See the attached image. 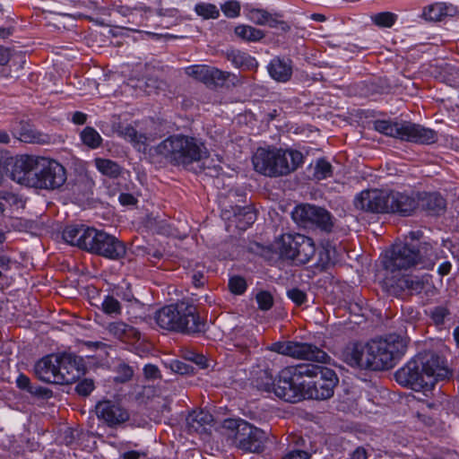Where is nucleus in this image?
I'll list each match as a JSON object with an SVG mask.
<instances>
[{"mask_svg": "<svg viewBox=\"0 0 459 459\" xmlns=\"http://www.w3.org/2000/svg\"><path fill=\"white\" fill-rule=\"evenodd\" d=\"M421 236H422V233L420 230L410 231L408 236L405 237L404 242H409V240H411V242L414 240H419L421 238Z\"/></svg>", "mask_w": 459, "mask_h": 459, "instance_id": "obj_58", "label": "nucleus"}, {"mask_svg": "<svg viewBox=\"0 0 459 459\" xmlns=\"http://www.w3.org/2000/svg\"><path fill=\"white\" fill-rule=\"evenodd\" d=\"M134 374L131 367L126 364H122L118 367V376L116 377V380L119 382H126L129 380Z\"/></svg>", "mask_w": 459, "mask_h": 459, "instance_id": "obj_47", "label": "nucleus"}, {"mask_svg": "<svg viewBox=\"0 0 459 459\" xmlns=\"http://www.w3.org/2000/svg\"><path fill=\"white\" fill-rule=\"evenodd\" d=\"M9 142V134L5 131L0 130V143H8Z\"/></svg>", "mask_w": 459, "mask_h": 459, "instance_id": "obj_61", "label": "nucleus"}, {"mask_svg": "<svg viewBox=\"0 0 459 459\" xmlns=\"http://www.w3.org/2000/svg\"><path fill=\"white\" fill-rule=\"evenodd\" d=\"M313 176L317 180L325 179L332 176V165L325 159L316 160Z\"/></svg>", "mask_w": 459, "mask_h": 459, "instance_id": "obj_37", "label": "nucleus"}, {"mask_svg": "<svg viewBox=\"0 0 459 459\" xmlns=\"http://www.w3.org/2000/svg\"><path fill=\"white\" fill-rule=\"evenodd\" d=\"M101 309L107 315L117 316L121 314V305L119 301L110 295L105 296L101 303Z\"/></svg>", "mask_w": 459, "mask_h": 459, "instance_id": "obj_39", "label": "nucleus"}, {"mask_svg": "<svg viewBox=\"0 0 459 459\" xmlns=\"http://www.w3.org/2000/svg\"><path fill=\"white\" fill-rule=\"evenodd\" d=\"M350 459H368V455L363 447H357L351 455Z\"/></svg>", "mask_w": 459, "mask_h": 459, "instance_id": "obj_53", "label": "nucleus"}, {"mask_svg": "<svg viewBox=\"0 0 459 459\" xmlns=\"http://www.w3.org/2000/svg\"><path fill=\"white\" fill-rule=\"evenodd\" d=\"M108 331L115 338L124 340L133 334L134 329L127 324L118 321L110 323L108 326Z\"/></svg>", "mask_w": 459, "mask_h": 459, "instance_id": "obj_32", "label": "nucleus"}, {"mask_svg": "<svg viewBox=\"0 0 459 459\" xmlns=\"http://www.w3.org/2000/svg\"><path fill=\"white\" fill-rule=\"evenodd\" d=\"M272 351L298 359L326 363L330 357L316 346L299 342H276L270 347Z\"/></svg>", "mask_w": 459, "mask_h": 459, "instance_id": "obj_13", "label": "nucleus"}, {"mask_svg": "<svg viewBox=\"0 0 459 459\" xmlns=\"http://www.w3.org/2000/svg\"><path fill=\"white\" fill-rule=\"evenodd\" d=\"M81 139L84 144L95 149L101 142V136L92 127H85L81 133Z\"/></svg>", "mask_w": 459, "mask_h": 459, "instance_id": "obj_35", "label": "nucleus"}, {"mask_svg": "<svg viewBox=\"0 0 459 459\" xmlns=\"http://www.w3.org/2000/svg\"><path fill=\"white\" fill-rule=\"evenodd\" d=\"M6 170H7V169H6V165H5L4 160V156L0 152V185L2 184V182L4 179V176L6 174Z\"/></svg>", "mask_w": 459, "mask_h": 459, "instance_id": "obj_57", "label": "nucleus"}, {"mask_svg": "<svg viewBox=\"0 0 459 459\" xmlns=\"http://www.w3.org/2000/svg\"><path fill=\"white\" fill-rule=\"evenodd\" d=\"M337 383L338 377L333 369L304 363L282 368L276 379L264 370L255 385L257 389L273 393L281 400L297 403L303 399H328L333 395Z\"/></svg>", "mask_w": 459, "mask_h": 459, "instance_id": "obj_1", "label": "nucleus"}, {"mask_svg": "<svg viewBox=\"0 0 459 459\" xmlns=\"http://www.w3.org/2000/svg\"><path fill=\"white\" fill-rule=\"evenodd\" d=\"M388 213L411 216L419 210V202L414 192L388 190Z\"/></svg>", "mask_w": 459, "mask_h": 459, "instance_id": "obj_17", "label": "nucleus"}, {"mask_svg": "<svg viewBox=\"0 0 459 459\" xmlns=\"http://www.w3.org/2000/svg\"><path fill=\"white\" fill-rule=\"evenodd\" d=\"M97 169L103 175L116 178L120 174V166L113 160L98 158L95 160Z\"/></svg>", "mask_w": 459, "mask_h": 459, "instance_id": "obj_31", "label": "nucleus"}, {"mask_svg": "<svg viewBox=\"0 0 459 459\" xmlns=\"http://www.w3.org/2000/svg\"><path fill=\"white\" fill-rule=\"evenodd\" d=\"M157 325L166 330L181 333L204 331V323L200 319L193 305L178 302L161 307L155 315Z\"/></svg>", "mask_w": 459, "mask_h": 459, "instance_id": "obj_7", "label": "nucleus"}, {"mask_svg": "<svg viewBox=\"0 0 459 459\" xmlns=\"http://www.w3.org/2000/svg\"><path fill=\"white\" fill-rule=\"evenodd\" d=\"M95 411L98 419L110 428H115L129 420L127 410L116 401H100L95 406Z\"/></svg>", "mask_w": 459, "mask_h": 459, "instance_id": "obj_18", "label": "nucleus"}, {"mask_svg": "<svg viewBox=\"0 0 459 459\" xmlns=\"http://www.w3.org/2000/svg\"><path fill=\"white\" fill-rule=\"evenodd\" d=\"M451 268H452L451 263L448 262V261H446V262H443L442 264H439V266L437 268V273L441 276H444V275H446V274H448L450 273Z\"/></svg>", "mask_w": 459, "mask_h": 459, "instance_id": "obj_55", "label": "nucleus"}, {"mask_svg": "<svg viewBox=\"0 0 459 459\" xmlns=\"http://www.w3.org/2000/svg\"><path fill=\"white\" fill-rule=\"evenodd\" d=\"M39 162V156L17 155L12 163L11 178L20 185L32 187L35 174L32 171L38 168Z\"/></svg>", "mask_w": 459, "mask_h": 459, "instance_id": "obj_16", "label": "nucleus"}, {"mask_svg": "<svg viewBox=\"0 0 459 459\" xmlns=\"http://www.w3.org/2000/svg\"><path fill=\"white\" fill-rule=\"evenodd\" d=\"M244 217L246 219V221L244 224H242L240 221L238 222L237 227L240 230H246L247 227L252 225L255 221V213L252 212L249 208H244Z\"/></svg>", "mask_w": 459, "mask_h": 459, "instance_id": "obj_48", "label": "nucleus"}, {"mask_svg": "<svg viewBox=\"0 0 459 459\" xmlns=\"http://www.w3.org/2000/svg\"><path fill=\"white\" fill-rule=\"evenodd\" d=\"M223 14L228 18H237L240 14L241 5L238 0H228L221 5Z\"/></svg>", "mask_w": 459, "mask_h": 459, "instance_id": "obj_40", "label": "nucleus"}, {"mask_svg": "<svg viewBox=\"0 0 459 459\" xmlns=\"http://www.w3.org/2000/svg\"><path fill=\"white\" fill-rule=\"evenodd\" d=\"M229 287L232 293L240 295L245 292L247 283L244 278L240 276H232L229 280Z\"/></svg>", "mask_w": 459, "mask_h": 459, "instance_id": "obj_41", "label": "nucleus"}, {"mask_svg": "<svg viewBox=\"0 0 459 459\" xmlns=\"http://www.w3.org/2000/svg\"><path fill=\"white\" fill-rule=\"evenodd\" d=\"M118 200L119 203L124 206L134 205L136 203L135 197L133 195L127 193L120 194Z\"/></svg>", "mask_w": 459, "mask_h": 459, "instance_id": "obj_52", "label": "nucleus"}, {"mask_svg": "<svg viewBox=\"0 0 459 459\" xmlns=\"http://www.w3.org/2000/svg\"><path fill=\"white\" fill-rule=\"evenodd\" d=\"M58 358L49 354L37 361L34 367L36 376L43 382L57 384Z\"/></svg>", "mask_w": 459, "mask_h": 459, "instance_id": "obj_21", "label": "nucleus"}, {"mask_svg": "<svg viewBox=\"0 0 459 459\" xmlns=\"http://www.w3.org/2000/svg\"><path fill=\"white\" fill-rule=\"evenodd\" d=\"M246 17L251 22L257 25H268L271 28H281L285 30L287 25L284 22L278 21L267 11L258 8H251L247 11Z\"/></svg>", "mask_w": 459, "mask_h": 459, "instance_id": "obj_23", "label": "nucleus"}, {"mask_svg": "<svg viewBox=\"0 0 459 459\" xmlns=\"http://www.w3.org/2000/svg\"><path fill=\"white\" fill-rule=\"evenodd\" d=\"M94 389V382L91 379L84 378L75 386V391L82 396L89 395Z\"/></svg>", "mask_w": 459, "mask_h": 459, "instance_id": "obj_43", "label": "nucleus"}, {"mask_svg": "<svg viewBox=\"0 0 459 459\" xmlns=\"http://www.w3.org/2000/svg\"><path fill=\"white\" fill-rule=\"evenodd\" d=\"M195 12L204 19H216L220 15L217 6L211 3H197L195 5Z\"/></svg>", "mask_w": 459, "mask_h": 459, "instance_id": "obj_33", "label": "nucleus"}, {"mask_svg": "<svg viewBox=\"0 0 459 459\" xmlns=\"http://www.w3.org/2000/svg\"><path fill=\"white\" fill-rule=\"evenodd\" d=\"M446 315L447 310L443 307H437L431 311V318L435 321L436 324H442Z\"/></svg>", "mask_w": 459, "mask_h": 459, "instance_id": "obj_49", "label": "nucleus"}, {"mask_svg": "<svg viewBox=\"0 0 459 459\" xmlns=\"http://www.w3.org/2000/svg\"><path fill=\"white\" fill-rule=\"evenodd\" d=\"M455 13V6L441 2L432 4L423 11L425 19L429 21H441L445 17L454 16Z\"/></svg>", "mask_w": 459, "mask_h": 459, "instance_id": "obj_27", "label": "nucleus"}, {"mask_svg": "<svg viewBox=\"0 0 459 459\" xmlns=\"http://www.w3.org/2000/svg\"><path fill=\"white\" fill-rule=\"evenodd\" d=\"M172 370L179 373L185 374L186 372V365L178 360H175L171 365Z\"/></svg>", "mask_w": 459, "mask_h": 459, "instance_id": "obj_56", "label": "nucleus"}, {"mask_svg": "<svg viewBox=\"0 0 459 459\" xmlns=\"http://www.w3.org/2000/svg\"><path fill=\"white\" fill-rule=\"evenodd\" d=\"M24 208L22 199L13 192L0 190V213L11 217L15 212Z\"/></svg>", "mask_w": 459, "mask_h": 459, "instance_id": "obj_24", "label": "nucleus"}, {"mask_svg": "<svg viewBox=\"0 0 459 459\" xmlns=\"http://www.w3.org/2000/svg\"><path fill=\"white\" fill-rule=\"evenodd\" d=\"M293 220L304 228L316 227L330 231L333 221L330 213L324 208L312 204H299L292 212Z\"/></svg>", "mask_w": 459, "mask_h": 459, "instance_id": "obj_14", "label": "nucleus"}, {"mask_svg": "<svg viewBox=\"0 0 459 459\" xmlns=\"http://www.w3.org/2000/svg\"><path fill=\"white\" fill-rule=\"evenodd\" d=\"M228 429H236V438L238 447L247 452H260L266 441V432L243 420H228L225 421Z\"/></svg>", "mask_w": 459, "mask_h": 459, "instance_id": "obj_11", "label": "nucleus"}, {"mask_svg": "<svg viewBox=\"0 0 459 459\" xmlns=\"http://www.w3.org/2000/svg\"><path fill=\"white\" fill-rule=\"evenodd\" d=\"M450 376L451 372L440 356L424 351L418 353L399 368L394 378L403 386L425 393L431 391L437 382L447 379Z\"/></svg>", "mask_w": 459, "mask_h": 459, "instance_id": "obj_3", "label": "nucleus"}, {"mask_svg": "<svg viewBox=\"0 0 459 459\" xmlns=\"http://www.w3.org/2000/svg\"><path fill=\"white\" fill-rule=\"evenodd\" d=\"M388 190L367 189L355 196L354 205L357 209L376 213H388Z\"/></svg>", "mask_w": 459, "mask_h": 459, "instance_id": "obj_15", "label": "nucleus"}, {"mask_svg": "<svg viewBox=\"0 0 459 459\" xmlns=\"http://www.w3.org/2000/svg\"><path fill=\"white\" fill-rule=\"evenodd\" d=\"M143 373L146 378L156 379L160 377V370L158 367L152 364H147L143 368Z\"/></svg>", "mask_w": 459, "mask_h": 459, "instance_id": "obj_50", "label": "nucleus"}, {"mask_svg": "<svg viewBox=\"0 0 459 459\" xmlns=\"http://www.w3.org/2000/svg\"><path fill=\"white\" fill-rule=\"evenodd\" d=\"M38 168L39 171L34 174L32 187L54 190L61 187L66 181V171L58 161L40 157Z\"/></svg>", "mask_w": 459, "mask_h": 459, "instance_id": "obj_12", "label": "nucleus"}, {"mask_svg": "<svg viewBox=\"0 0 459 459\" xmlns=\"http://www.w3.org/2000/svg\"><path fill=\"white\" fill-rule=\"evenodd\" d=\"M154 151L174 165H189L208 156V150L201 139L183 134L168 136Z\"/></svg>", "mask_w": 459, "mask_h": 459, "instance_id": "obj_5", "label": "nucleus"}, {"mask_svg": "<svg viewBox=\"0 0 459 459\" xmlns=\"http://www.w3.org/2000/svg\"><path fill=\"white\" fill-rule=\"evenodd\" d=\"M397 15L390 12H383L375 14L372 17L373 22L383 28H391L396 22Z\"/></svg>", "mask_w": 459, "mask_h": 459, "instance_id": "obj_38", "label": "nucleus"}, {"mask_svg": "<svg viewBox=\"0 0 459 459\" xmlns=\"http://www.w3.org/2000/svg\"><path fill=\"white\" fill-rule=\"evenodd\" d=\"M397 285L411 292H420L423 288V281L419 277L407 276L399 279Z\"/></svg>", "mask_w": 459, "mask_h": 459, "instance_id": "obj_36", "label": "nucleus"}, {"mask_svg": "<svg viewBox=\"0 0 459 459\" xmlns=\"http://www.w3.org/2000/svg\"><path fill=\"white\" fill-rule=\"evenodd\" d=\"M235 34L247 41H257L264 38V32L250 25L240 24L235 28Z\"/></svg>", "mask_w": 459, "mask_h": 459, "instance_id": "obj_30", "label": "nucleus"}, {"mask_svg": "<svg viewBox=\"0 0 459 459\" xmlns=\"http://www.w3.org/2000/svg\"><path fill=\"white\" fill-rule=\"evenodd\" d=\"M72 121L76 125H82L86 122V115L82 112L76 111L73 114Z\"/></svg>", "mask_w": 459, "mask_h": 459, "instance_id": "obj_54", "label": "nucleus"}, {"mask_svg": "<svg viewBox=\"0 0 459 459\" xmlns=\"http://www.w3.org/2000/svg\"><path fill=\"white\" fill-rule=\"evenodd\" d=\"M85 250L110 260L123 258L126 253L125 244L115 236L91 227L86 235Z\"/></svg>", "mask_w": 459, "mask_h": 459, "instance_id": "obj_10", "label": "nucleus"}, {"mask_svg": "<svg viewBox=\"0 0 459 459\" xmlns=\"http://www.w3.org/2000/svg\"><path fill=\"white\" fill-rule=\"evenodd\" d=\"M126 131V134L129 137L130 141L136 142L137 132L133 127H127Z\"/></svg>", "mask_w": 459, "mask_h": 459, "instance_id": "obj_60", "label": "nucleus"}, {"mask_svg": "<svg viewBox=\"0 0 459 459\" xmlns=\"http://www.w3.org/2000/svg\"><path fill=\"white\" fill-rule=\"evenodd\" d=\"M419 209L429 213H438L446 207L445 199L437 193H416Z\"/></svg>", "mask_w": 459, "mask_h": 459, "instance_id": "obj_25", "label": "nucleus"}, {"mask_svg": "<svg viewBox=\"0 0 459 459\" xmlns=\"http://www.w3.org/2000/svg\"><path fill=\"white\" fill-rule=\"evenodd\" d=\"M123 299L126 300V301H131L132 299H133V295L131 292H127V293H125L124 296L122 297Z\"/></svg>", "mask_w": 459, "mask_h": 459, "instance_id": "obj_64", "label": "nucleus"}, {"mask_svg": "<svg viewBox=\"0 0 459 459\" xmlns=\"http://www.w3.org/2000/svg\"><path fill=\"white\" fill-rule=\"evenodd\" d=\"M270 76L280 82H286L292 74L291 61L288 58L274 57L267 66Z\"/></svg>", "mask_w": 459, "mask_h": 459, "instance_id": "obj_22", "label": "nucleus"}, {"mask_svg": "<svg viewBox=\"0 0 459 459\" xmlns=\"http://www.w3.org/2000/svg\"><path fill=\"white\" fill-rule=\"evenodd\" d=\"M186 74L207 86L222 85L230 74L206 65H193L185 68Z\"/></svg>", "mask_w": 459, "mask_h": 459, "instance_id": "obj_20", "label": "nucleus"}, {"mask_svg": "<svg viewBox=\"0 0 459 459\" xmlns=\"http://www.w3.org/2000/svg\"><path fill=\"white\" fill-rule=\"evenodd\" d=\"M123 459H138L140 453L134 450L127 451L123 454Z\"/></svg>", "mask_w": 459, "mask_h": 459, "instance_id": "obj_59", "label": "nucleus"}, {"mask_svg": "<svg viewBox=\"0 0 459 459\" xmlns=\"http://www.w3.org/2000/svg\"><path fill=\"white\" fill-rule=\"evenodd\" d=\"M303 154L297 150H283L276 147L257 148L252 157L256 172L278 177L287 175L303 163Z\"/></svg>", "mask_w": 459, "mask_h": 459, "instance_id": "obj_6", "label": "nucleus"}, {"mask_svg": "<svg viewBox=\"0 0 459 459\" xmlns=\"http://www.w3.org/2000/svg\"><path fill=\"white\" fill-rule=\"evenodd\" d=\"M20 140L25 143H42L44 140L42 139V135L37 134L36 132L32 130H27L20 134Z\"/></svg>", "mask_w": 459, "mask_h": 459, "instance_id": "obj_46", "label": "nucleus"}, {"mask_svg": "<svg viewBox=\"0 0 459 459\" xmlns=\"http://www.w3.org/2000/svg\"><path fill=\"white\" fill-rule=\"evenodd\" d=\"M311 19L320 22L325 21V15L321 13H313Z\"/></svg>", "mask_w": 459, "mask_h": 459, "instance_id": "obj_62", "label": "nucleus"}, {"mask_svg": "<svg viewBox=\"0 0 459 459\" xmlns=\"http://www.w3.org/2000/svg\"><path fill=\"white\" fill-rule=\"evenodd\" d=\"M91 230V227H84L82 225L67 226L63 231V238L65 242L76 246L85 250L86 235Z\"/></svg>", "mask_w": 459, "mask_h": 459, "instance_id": "obj_26", "label": "nucleus"}, {"mask_svg": "<svg viewBox=\"0 0 459 459\" xmlns=\"http://www.w3.org/2000/svg\"><path fill=\"white\" fill-rule=\"evenodd\" d=\"M374 128L386 136L414 143L431 144L437 139V133L434 130L411 122L377 120L374 123Z\"/></svg>", "mask_w": 459, "mask_h": 459, "instance_id": "obj_8", "label": "nucleus"}, {"mask_svg": "<svg viewBox=\"0 0 459 459\" xmlns=\"http://www.w3.org/2000/svg\"><path fill=\"white\" fill-rule=\"evenodd\" d=\"M256 302L262 310H268L273 306V297L268 291H260L256 294Z\"/></svg>", "mask_w": 459, "mask_h": 459, "instance_id": "obj_42", "label": "nucleus"}, {"mask_svg": "<svg viewBox=\"0 0 459 459\" xmlns=\"http://www.w3.org/2000/svg\"><path fill=\"white\" fill-rule=\"evenodd\" d=\"M16 385L19 388L26 390L30 394H39V390L30 385V378L24 374H20L16 378Z\"/></svg>", "mask_w": 459, "mask_h": 459, "instance_id": "obj_44", "label": "nucleus"}, {"mask_svg": "<svg viewBox=\"0 0 459 459\" xmlns=\"http://www.w3.org/2000/svg\"><path fill=\"white\" fill-rule=\"evenodd\" d=\"M114 11L124 17L132 18L133 21L138 13L141 14L143 21L147 20L152 13V9L143 3H137L133 8L126 5H117Z\"/></svg>", "mask_w": 459, "mask_h": 459, "instance_id": "obj_28", "label": "nucleus"}, {"mask_svg": "<svg viewBox=\"0 0 459 459\" xmlns=\"http://www.w3.org/2000/svg\"><path fill=\"white\" fill-rule=\"evenodd\" d=\"M405 351V340L397 334H388L372 339L366 344L348 345L343 351V359L351 367L384 370L393 368Z\"/></svg>", "mask_w": 459, "mask_h": 459, "instance_id": "obj_2", "label": "nucleus"}, {"mask_svg": "<svg viewBox=\"0 0 459 459\" xmlns=\"http://www.w3.org/2000/svg\"><path fill=\"white\" fill-rule=\"evenodd\" d=\"M278 248L281 256L301 264L309 262L316 253L313 239L299 233L282 234Z\"/></svg>", "mask_w": 459, "mask_h": 459, "instance_id": "obj_9", "label": "nucleus"}, {"mask_svg": "<svg viewBox=\"0 0 459 459\" xmlns=\"http://www.w3.org/2000/svg\"><path fill=\"white\" fill-rule=\"evenodd\" d=\"M282 459H309V455L302 450H294L285 455Z\"/></svg>", "mask_w": 459, "mask_h": 459, "instance_id": "obj_51", "label": "nucleus"}, {"mask_svg": "<svg viewBox=\"0 0 459 459\" xmlns=\"http://www.w3.org/2000/svg\"><path fill=\"white\" fill-rule=\"evenodd\" d=\"M232 62L237 67L253 69L257 66V61L251 56L237 51L232 53Z\"/></svg>", "mask_w": 459, "mask_h": 459, "instance_id": "obj_34", "label": "nucleus"}, {"mask_svg": "<svg viewBox=\"0 0 459 459\" xmlns=\"http://www.w3.org/2000/svg\"><path fill=\"white\" fill-rule=\"evenodd\" d=\"M453 334L455 341L456 342L457 345H459V326L455 328Z\"/></svg>", "mask_w": 459, "mask_h": 459, "instance_id": "obj_63", "label": "nucleus"}, {"mask_svg": "<svg viewBox=\"0 0 459 459\" xmlns=\"http://www.w3.org/2000/svg\"><path fill=\"white\" fill-rule=\"evenodd\" d=\"M287 296L297 305H302L307 299L306 293L298 288L289 290L287 291Z\"/></svg>", "mask_w": 459, "mask_h": 459, "instance_id": "obj_45", "label": "nucleus"}, {"mask_svg": "<svg viewBox=\"0 0 459 459\" xmlns=\"http://www.w3.org/2000/svg\"><path fill=\"white\" fill-rule=\"evenodd\" d=\"M188 424L190 428L194 429L195 431L205 430L207 426H211L213 418L212 415L205 411H194L189 415Z\"/></svg>", "mask_w": 459, "mask_h": 459, "instance_id": "obj_29", "label": "nucleus"}, {"mask_svg": "<svg viewBox=\"0 0 459 459\" xmlns=\"http://www.w3.org/2000/svg\"><path fill=\"white\" fill-rule=\"evenodd\" d=\"M58 358L57 385L75 382L83 374L82 359L73 354H56Z\"/></svg>", "mask_w": 459, "mask_h": 459, "instance_id": "obj_19", "label": "nucleus"}, {"mask_svg": "<svg viewBox=\"0 0 459 459\" xmlns=\"http://www.w3.org/2000/svg\"><path fill=\"white\" fill-rule=\"evenodd\" d=\"M438 255L430 243L416 247L413 243L396 241L382 255V265L386 273L394 276L410 269L431 270Z\"/></svg>", "mask_w": 459, "mask_h": 459, "instance_id": "obj_4", "label": "nucleus"}]
</instances>
